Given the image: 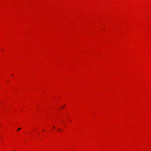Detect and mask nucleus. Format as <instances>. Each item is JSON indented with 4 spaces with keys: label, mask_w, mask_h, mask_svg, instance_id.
I'll use <instances>...</instances> for the list:
<instances>
[{
    "label": "nucleus",
    "mask_w": 151,
    "mask_h": 151,
    "mask_svg": "<svg viewBox=\"0 0 151 151\" xmlns=\"http://www.w3.org/2000/svg\"><path fill=\"white\" fill-rule=\"evenodd\" d=\"M21 129V128H19L17 130V131H19V130H20V129Z\"/></svg>",
    "instance_id": "obj_1"
},
{
    "label": "nucleus",
    "mask_w": 151,
    "mask_h": 151,
    "mask_svg": "<svg viewBox=\"0 0 151 151\" xmlns=\"http://www.w3.org/2000/svg\"><path fill=\"white\" fill-rule=\"evenodd\" d=\"M59 130H60V129H58V131H59Z\"/></svg>",
    "instance_id": "obj_2"
},
{
    "label": "nucleus",
    "mask_w": 151,
    "mask_h": 151,
    "mask_svg": "<svg viewBox=\"0 0 151 151\" xmlns=\"http://www.w3.org/2000/svg\"><path fill=\"white\" fill-rule=\"evenodd\" d=\"M53 128H55V127H53Z\"/></svg>",
    "instance_id": "obj_3"
}]
</instances>
